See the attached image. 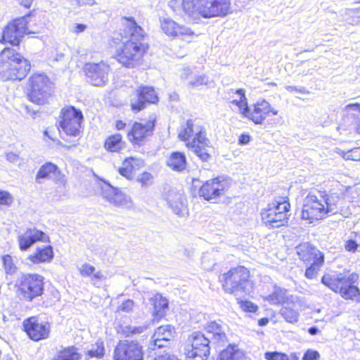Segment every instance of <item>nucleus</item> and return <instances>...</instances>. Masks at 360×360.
I'll use <instances>...</instances> for the list:
<instances>
[{"instance_id": "obj_1", "label": "nucleus", "mask_w": 360, "mask_h": 360, "mask_svg": "<svg viewBox=\"0 0 360 360\" xmlns=\"http://www.w3.org/2000/svg\"><path fill=\"white\" fill-rule=\"evenodd\" d=\"M122 25L124 37L129 39L118 50L117 60L127 68H134L148 51V44L145 41L143 30L137 25L134 18H122Z\"/></svg>"}, {"instance_id": "obj_2", "label": "nucleus", "mask_w": 360, "mask_h": 360, "mask_svg": "<svg viewBox=\"0 0 360 360\" xmlns=\"http://www.w3.org/2000/svg\"><path fill=\"white\" fill-rule=\"evenodd\" d=\"M205 329V334L195 332L190 336L191 345L186 349V360H207L212 346H223L227 342L223 326L216 321L207 323Z\"/></svg>"}, {"instance_id": "obj_3", "label": "nucleus", "mask_w": 360, "mask_h": 360, "mask_svg": "<svg viewBox=\"0 0 360 360\" xmlns=\"http://www.w3.org/2000/svg\"><path fill=\"white\" fill-rule=\"evenodd\" d=\"M340 201V198L336 193L309 192L303 200L302 218L311 223L335 214L338 212Z\"/></svg>"}, {"instance_id": "obj_4", "label": "nucleus", "mask_w": 360, "mask_h": 360, "mask_svg": "<svg viewBox=\"0 0 360 360\" xmlns=\"http://www.w3.org/2000/svg\"><path fill=\"white\" fill-rule=\"evenodd\" d=\"M178 136L184 141L193 136L191 141L186 143L188 148L203 162H207L211 158L210 141L206 137L205 128L196 120H188L185 124H182Z\"/></svg>"}, {"instance_id": "obj_5", "label": "nucleus", "mask_w": 360, "mask_h": 360, "mask_svg": "<svg viewBox=\"0 0 360 360\" xmlns=\"http://www.w3.org/2000/svg\"><path fill=\"white\" fill-rule=\"evenodd\" d=\"M231 0H182L181 7L191 20L224 17L231 12Z\"/></svg>"}, {"instance_id": "obj_6", "label": "nucleus", "mask_w": 360, "mask_h": 360, "mask_svg": "<svg viewBox=\"0 0 360 360\" xmlns=\"http://www.w3.org/2000/svg\"><path fill=\"white\" fill-rule=\"evenodd\" d=\"M30 70V64L14 49L5 48L0 53V76L5 80H21Z\"/></svg>"}, {"instance_id": "obj_7", "label": "nucleus", "mask_w": 360, "mask_h": 360, "mask_svg": "<svg viewBox=\"0 0 360 360\" xmlns=\"http://www.w3.org/2000/svg\"><path fill=\"white\" fill-rule=\"evenodd\" d=\"M359 278L355 273L349 274H325L321 278V283L335 292H339L345 300L359 301L360 298L359 289L354 284Z\"/></svg>"}, {"instance_id": "obj_8", "label": "nucleus", "mask_w": 360, "mask_h": 360, "mask_svg": "<svg viewBox=\"0 0 360 360\" xmlns=\"http://www.w3.org/2000/svg\"><path fill=\"white\" fill-rule=\"evenodd\" d=\"M249 277L250 271L247 268L243 266L232 268L221 276L223 288L235 295L249 293L252 288Z\"/></svg>"}, {"instance_id": "obj_9", "label": "nucleus", "mask_w": 360, "mask_h": 360, "mask_svg": "<svg viewBox=\"0 0 360 360\" xmlns=\"http://www.w3.org/2000/svg\"><path fill=\"white\" fill-rule=\"evenodd\" d=\"M262 222L269 229L279 228L288 223L290 205L286 200H274L261 211Z\"/></svg>"}, {"instance_id": "obj_10", "label": "nucleus", "mask_w": 360, "mask_h": 360, "mask_svg": "<svg viewBox=\"0 0 360 360\" xmlns=\"http://www.w3.org/2000/svg\"><path fill=\"white\" fill-rule=\"evenodd\" d=\"M15 286L20 299L30 302L43 294L44 277L37 274H22Z\"/></svg>"}, {"instance_id": "obj_11", "label": "nucleus", "mask_w": 360, "mask_h": 360, "mask_svg": "<svg viewBox=\"0 0 360 360\" xmlns=\"http://www.w3.org/2000/svg\"><path fill=\"white\" fill-rule=\"evenodd\" d=\"M84 117L81 110L73 106H67L60 111L59 131L66 135L77 136L79 134Z\"/></svg>"}, {"instance_id": "obj_12", "label": "nucleus", "mask_w": 360, "mask_h": 360, "mask_svg": "<svg viewBox=\"0 0 360 360\" xmlns=\"http://www.w3.org/2000/svg\"><path fill=\"white\" fill-rule=\"evenodd\" d=\"M230 186V179L219 176L203 184L199 190V195L206 200H216L224 195Z\"/></svg>"}, {"instance_id": "obj_13", "label": "nucleus", "mask_w": 360, "mask_h": 360, "mask_svg": "<svg viewBox=\"0 0 360 360\" xmlns=\"http://www.w3.org/2000/svg\"><path fill=\"white\" fill-rule=\"evenodd\" d=\"M27 20L25 17L15 19L9 22L3 31L1 43H8L13 46L20 44V39L29 33L27 31Z\"/></svg>"}, {"instance_id": "obj_14", "label": "nucleus", "mask_w": 360, "mask_h": 360, "mask_svg": "<svg viewBox=\"0 0 360 360\" xmlns=\"http://www.w3.org/2000/svg\"><path fill=\"white\" fill-rule=\"evenodd\" d=\"M142 347L137 341L120 340L115 348L114 360H143Z\"/></svg>"}, {"instance_id": "obj_15", "label": "nucleus", "mask_w": 360, "mask_h": 360, "mask_svg": "<svg viewBox=\"0 0 360 360\" xmlns=\"http://www.w3.org/2000/svg\"><path fill=\"white\" fill-rule=\"evenodd\" d=\"M101 195L115 207L131 209L133 206L132 200L129 195L106 182L101 186Z\"/></svg>"}, {"instance_id": "obj_16", "label": "nucleus", "mask_w": 360, "mask_h": 360, "mask_svg": "<svg viewBox=\"0 0 360 360\" xmlns=\"http://www.w3.org/2000/svg\"><path fill=\"white\" fill-rule=\"evenodd\" d=\"M87 81L94 86H102L108 81L110 66L105 62L88 63L84 68Z\"/></svg>"}, {"instance_id": "obj_17", "label": "nucleus", "mask_w": 360, "mask_h": 360, "mask_svg": "<svg viewBox=\"0 0 360 360\" xmlns=\"http://www.w3.org/2000/svg\"><path fill=\"white\" fill-rule=\"evenodd\" d=\"M23 328L29 338L34 341L44 340L49 336V323L40 321L39 319L35 316L25 319L23 321Z\"/></svg>"}, {"instance_id": "obj_18", "label": "nucleus", "mask_w": 360, "mask_h": 360, "mask_svg": "<svg viewBox=\"0 0 360 360\" xmlns=\"http://www.w3.org/2000/svg\"><path fill=\"white\" fill-rule=\"evenodd\" d=\"M159 21L162 32L171 39H184L194 35L190 27L178 23L171 18H160Z\"/></svg>"}, {"instance_id": "obj_19", "label": "nucleus", "mask_w": 360, "mask_h": 360, "mask_svg": "<svg viewBox=\"0 0 360 360\" xmlns=\"http://www.w3.org/2000/svg\"><path fill=\"white\" fill-rule=\"evenodd\" d=\"M342 121L338 129L355 130L360 134V104L350 103L342 110Z\"/></svg>"}, {"instance_id": "obj_20", "label": "nucleus", "mask_w": 360, "mask_h": 360, "mask_svg": "<svg viewBox=\"0 0 360 360\" xmlns=\"http://www.w3.org/2000/svg\"><path fill=\"white\" fill-rule=\"evenodd\" d=\"M30 98L32 102L40 103L46 96L49 86V79L44 74H34L30 78Z\"/></svg>"}, {"instance_id": "obj_21", "label": "nucleus", "mask_w": 360, "mask_h": 360, "mask_svg": "<svg viewBox=\"0 0 360 360\" xmlns=\"http://www.w3.org/2000/svg\"><path fill=\"white\" fill-rule=\"evenodd\" d=\"M41 179H51L56 184H59L63 188V195L67 193L66 179L61 173L58 166L52 162H46L41 165L36 175V181L41 184Z\"/></svg>"}, {"instance_id": "obj_22", "label": "nucleus", "mask_w": 360, "mask_h": 360, "mask_svg": "<svg viewBox=\"0 0 360 360\" xmlns=\"http://www.w3.org/2000/svg\"><path fill=\"white\" fill-rule=\"evenodd\" d=\"M158 97L151 86H140L134 97L131 98V108L134 111H140L145 108L146 103H155Z\"/></svg>"}, {"instance_id": "obj_23", "label": "nucleus", "mask_w": 360, "mask_h": 360, "mask_svg": "<svg viewBox=\"0 0 360 360\" xmlns=\"http://www.w3.org/2000/svg\"><path fill=\"white\" fill-rule=\"evenodd\" d=\"M271 113L277 115L278 111L266 100H259L253 105L248 118L256 124H262Z\"/></svg>"}, {"instance_id": "obj_24", "label": "nucleus", "mask_w": 360, "mask_h": 360, "mask_svg": "<svg viewBox=\"0 0 360 360\" xmlns=\"http://www.w3.org/2000/svg\"><path fill=\"white\" fill-rule=\"evenodd\" d=\"M167 202L175 214L181 217L188 216L186 199L181 191L169 190L167 195Z\"/></svg>"}, {"instance_id": "obj_25", "label": "nucleus", "mask_w": 360, "mask_h": 360, "mask_svg": "<svg viewBox=\"0 0 360 360\" xmlns=\"http://www.w3.org/2000/svg\"><path fill=\"white\" fill-rule=\"evenodd\" d=\"M48 237L41 231L37 229H28L18 238L20 249L22 251L29 249L37 241H46Z\"/></svg>"}, {"instance_id": "obj_26", "label": "nucleus", "mask_w": 360, "mask_h": 360, "mask_svg": "<svg viewBox=\"0 0 360 360\" xmlns=\"http://www.w3.org/2000/svg\"><path fill=\"white\" fill-rule=\"evenodd\" d=\"M154 127V122L152 121L145 123L135 122L128 133V138L131 142L139 143L145 137L152 134Z\"/></svg>"}, {"instance_id": "obj_27", "label": "nucleus", "mask_w": 360, "mask_h": 360, "mask_svg": "<svg viewBox=\"0 0 360 360\" xmlns=\"http://www.w3.org/2000/svg\"><path fill=\"white\" fill-rule=\"evenodd\" d=\"M297 254L300 259L307 262H314L320 256H324L317 248L308 243L300 244L296 247Z\"/></svg>"}, {"instance_id": "obj_28", "label": "nucleus", "mask_w": 360, "mask_h": 360, "mask_svg": "<svg viewBox=\"0 0 360 360\" xmlns=\"http://www.w3.org/2000/svg\"><path fill=\"white\" fill-rule=\"evenodd\" d=\"M181 77L182 80L187 82V86L195 88L201 85L207 84L208 77L206 75H198L189 68H186L182 70Z\"/></svg>"}, {"instance_id": "obj_29", "label": "nucleus", "mask_w": 360, "mask_h": 360, "mask_svg": "<svg viewBox=\"0 0 360 360\" xmlns=\"http://www.w3.org/2000/svg\"><path fill=\"white\" fill-rule=\"evenodd\" d=\"M150 302L154 307L153 320L159 321L166 315V311L168 309V300L158 293L150 299Z\"/></svg>"}, {"instance_id": "obj_30", "label": "nucleus", "mask_w": 360, "mask_h": 360, "mask_svg": "<svg viewBox=\"0 0 360 360\" xmlns=\"http://www.w3.org/2000/svg\"><path fill=\"white\" fill-rule=\"evenodd\" d=\"M53 257L52 247L50 245L38 247L35 252L30 255L27 259L33 264L50 262Z\"/></svg>"}, {"instance_id": "obj_31", "label": "nucleus", "mask_w": 360, "mask_h": 360, "mask_svg": "<svg viewBox=\"0 0 360 360\" xmlns=\"http://www.w3.org/2000/svg\"><path fill=\"white\" fill-rule=\"evenodd\" d=\"M292 303H287L280 311L281 315L288 323H294L297 322L299 318V311L297 309L298 298L292 297Z\"/></svg>"}, {"instance_id": "obj_32", "label": "nucleus", "mask_w": 360, "mask_h": 360, "mask_svg": "<svg viewBox=\"0 0 360 360\" xmlns=\"http://www.w3.org/2000/svg\"><path fill=\"white\" fill-rule=\"evenodd\" d=\"M187 161L184 153L172 152L167 158V165L174 171L182 172L186 167Z\"/></svg>"}, {"instance_id": "obj_33", "label": "nucleus", "mask_w": 360, "mask_h": 360, "mask_svg": "<svg viewBox=\"0 0 360 360\" xmlns=\"http://www.w3.org/2000/svg\"><path fill=\"white\" fill-rule=\"evenodd\" d=\"M245 354L237 346L229 345L221 351L217 360H244Z\"/></svg>"}, {"instance_id": "obj_34", "label": "nucleus", "mask_w": 360, "mask_h": 360, "mask_svg": "<svg viewBox=\"0 0 360 360\" xmlns=\"http://www.w3.org/2000/svg\"><path fill=\"white\" fill-rule=\"evenodd\" d=\"M174 333V328L171 325L161 326L158 327L154 333L152 338H155L156 341L168 342Z\"/></svg>"}, {"instance_id": "obj_35", "label": "nucleus", "mask_w": 360, "mask_h": 360, "mask_svg": "<svg viewBox=\"0 0 360 360\" xmlns=\"http://www.w3.org/2000/svg\"><path fill=\"white\" fill-rule=\"evenodd\" d=\"M79 357L77 349L70 347L59 351L53 360H79Z\"/></svg>"}, {"instance_id": "obj_36", "label": "nucleus", "mask_w": 360, "mask_h": 360, "mask_svg": "<svg viewBox=\"0 0 360 360\" xmlns=\"http://www.w3.org/2000/svg\"><path fill=\"white\" fill-rule=\"evenodd\" d=\"M105 147L111 152H118L124 147L120 134H115L108 137L105 142Z\"/></svg>"}, {"instance_id": "obj_37", "label": "nucleus", "mask_w": 360, "mask_h": 360, "mask_svg": "<svg viewBox=\"0 0 360 360\" xmlns=\"http://www.w3.org/2000/svg\"><path fill=\"white\" fill-rule=\"evenodd\" d=\"M287 290L281 288H275L272 294L269 295L266 300L273 304L284 303L287 300Z\"/></svg>"}, {"instance_id": "obj_38", "label": "nucleus", "mask_w": 360, "mask_h": 360, "mask_svg": "<svg viewBox=\"0 0 360 360\" xmlns=\"http://www.w3.org/2000/svg\"><path fill=\"white\" fill-rule=\"evenodd\" d=\"M347 22L355 25L360 24V7L356 8H346L343 14Z\"/></svg>"}, {"instance_id": "obj_39", "label": "nucleus", "mask_w": 360, "mask_h": 360, "mask_svg": "<svg viewBox=\"0 0 360 360\" xmlns=\"http://www.w3.org/2000/svg\"><path fill=\"white\" fill-rule=\"evenodd\" d=\"M324 262V256H320L318 260L312 262L305 271V276L307 278H314Z\"/></svg>"}, {"instance_id": "obj_40", "label": "nucleus", "mask_w": 360, "mask_h": 360, "mask_svg": "<svg viewBox=\"0 0 360 360\" xmlns=\"http://www.w3.org/2000/svg\"><path fill=\"white\" fill-rule=\"evenodd\" d=\"M2 262L6 275L13 276L16 274L18 267L14 262L13 258L11 255H4L2 257Z\"/></svg>"}, {"instance_id": "obj_41", "label": "nucleus", "mask_w": 360, "mask_h": 360, "mask_svg": "<svg viewBox=\"0 0 360 360\" xmlns=\"http://www.w3.org/2000/svg\"><path fill=\"white\" fill-rule=\"evenodd\" d=\"M236 94H238L240 96V103L238 106L239 110L243 115L244 117L248 118V115L250 114L252 108H249L248 105L245 91L242 89H240L236 91Z\"/></svg>"}, {"instance_id": "obj_42", "label": "nucleus", "mask_w": 360, "mask_h": 360, "mask_svg": "<svg viewBox=\"0 0 360 360\" xmlns=\"http://www.w3.org/2000/svg\"><path fill=\"white\" fill-rule=\"evenodd\" d=\"M105 347L102 340H98L93 348L88 351V355L90 358L96 357L101 359L104 356Z\"/></svg>"}, {"instance_id": "obj_43", "label": "nucleus", "mask_w": 360, "mask_h": 360, "mask_svg": "<svg viewBox=\"0 0 360 360\" xmlns=\"http://www.w3.org/2000/svg\"><path fill=\"white\" fill-rule=\"evenodd\" d=\"M340 154L345 160L359 161L360 160V147L354 148L351 149L347 151L341 150Z\"/></svg>"}, {"instance_id": "obj_44", "label": "nucleus", "mask_w": 360, "mask_h": 360, "mask_svg": "<svg viewBox=\"0 0 360 360\" xmlns=\"http://www.w3.org/2000/svg\"><path fill=\"white\" fill-rule=\"evenodd\" d=\"M147 329V326H126L122 328V333L125 336L141 334Z\"/></svg>"}, {"instance_id": "obj_45", "label": "nucleus", "mask_w": 360, "mask_h": 360, "mask_svg": "<svg viewBox=\"0 0 360 360\" xmlns=\"http://www.w3.org/2000/svg\"><path fill=\"white\" fill-rule=\"evenodd\" d=\"M137 181L141 184L142 187H148L152 185L153 176L150 173L143 172L138 176Z\"/></svg>"}, {"instance_id": "obj_46", "label": "nucleus", "mask_w": 360, "mask_h": 360, "mask_svg": "<svg viewBox=\"0 0 360 360\" xmlns=\"http://www.w3.org/2000/svg\"><path fill=\"white\" fill-rule=\"evenodd\" d=\"M215 260L212 258V254L210 252L205 253L202 257V264L206 270H212L215 265Z\"/></svg>"}, {"instance_id": "obj_47", "label": "nucleus", "mask_w": 360, "mask_h": 360, "mask_svg": "<svg viewBox=\"0 0 360 360\" xmlns=\"http://www.w3.org/2000/svg\"><path fill=\"white\" fill-rule=\"evenodd\" d=\"M13 202V197L6 191H0V206H10Z\"/></svg>"}, {"instance_id": "obj_48", "label": "nucleus", "mask_w": 360, "mask_h": 360, "mask_svg": "<svg viewBox=\"0 0 360 360\" xmlns=\"http://www.w3.org/2000/svg\"><path fill=\"white\" fill-rule=\"evenodd\" d=\"M134 306V302L131 300H127L122 302L118 307V311H123L125 313H129L132 311Z\"/></svg>"}, {"instance_id": "obj_49", "label": "nucleus", "mask_w": 360, "mask_h": 360, "mask_svg": "<svg viewBox=\"0 0 360 360\" xmlns=\"http://www.w3.org/2000/svg\"><path fill=\"white\" fill-rule=\"evenodd\" d=\"M125 164H128L134 170L141 167H143L144 165V162L141 159H137L131 157L125 160Z\"/></svg>"}, {"instance_id": "obj_50", "label": "nucleus", "mask_w": 360, "mask_h": 360, "mask_svg": "<svg viewBox=\"0 0 360 360\" xmlns=\"http://www.w3.org/2000/svg\"><path fill=\"white\" fill-rule=\"evenodd\" d=\"M119 173L127 179H131L133 176V169L128 164H125L124 160L123 167L119 169Z\"/></svg>"}, {"instance_id": "obj_51", "label": "nucleus", "mask_w": 360, "mask_h": 360, "mask_svg": "<svg viewBox=\"0 0 360 360\" xmlns=\"http://www.w3.org/2000/svg\"><path fill=\"white\" fill-rule=\"evenodd\" d=\"M265 358L267 360H288L287 355L276 352L265 353Z\"/></svg>"}, {"instance_id": "obj_52", "label": "nucleus", "mask_w": 360, "mask_h": 360, "mask_svg": "<svg viewBox=\"0 0 360 360\" xmlns=\"http://www.w3.org/2000/svg\"><path fill=\"white\" fill-rule=\"evenodd\" d=\"M79 271L82 276H91L95 271V267L89 264H84L82 265Z\"/></svg>"}, {"instance_id": "obj_53", "label": "nucleus", "mask_w": 360, "mask_h": 360, "mask_svg": "<svg viewBox=\"0 0 360 360\" xmlns=\"http://www.w3.org/2000/svg\"><path fill=\"white\" fill-rule=\"evenodd\" d=\"M240 307L243 310L249 312H255L257 309V306L250 301L242 302Z\"/></svg>"}, {"instance_id": "obj_54", "label": "nucleus", "mask_w": 360, "mask_h": 360, "mask_svg": "<svg viewBox=\"0 0 360 360\" xmlns=\"http://www.w3.org/2000/svg\"><path fill=\"white\" fill-rule=\"evenodd\" d=\"M319 356H320L318 352L314 350H307L304 354L302 360H318Z\"/></svg>"}, {"instance_id": "obj_55", "label": "nucleus", "mask_w": 360, "mask_h": 360, "mask_svg": "<svg viewBox=\"0 0 360 360\" xmlns=\"http://www.w3.org/2000/svg\"><path fill=\"white\" fill-rule=\"evenodd\" d=\"M285 89L290 92L296 91L303 94H309V91L304 87H297L295 86H285Z\"/></svg>"}, {"instance_id": "obj_56", "label": "nucleus", "mask_w": 360, "mask_h": 360, "mask_svg": "<svg viewBox=\"0 0 360 360\" xmlns=\"http://www.w3.org/2000/svg\"><path fill=\"white\" fill-rule=\"evenodd\" d=\"M6 160L12 163H16L19 160V156L15 153L10 152L6 155Z\"/></svg>"}, {"instance_id": "obj_57", "label": "nucleus", "mask_w": 360, "mask_h": 360, "mask_svg": "<svg viewBox=\"0 0 360 360\" xmlns=\"http://www.w3.org/2000/svg\"><path fill=\"white\" fill-rule=\"evenodd\" d=\"M250 141V136L248 134H243L239 136L238 143L240 145H246Z\"/></svg>"}, {"instance_id": "obj_58", "label": "nucleus", "mask_w": 360, "mask_h": 360, "mask_svg": "<svg viewBox=\"0 0 360 360\" xmlns=\"http://www.w3.org/2000/svg\"><path fill=\"white\" fill-rule=\"evenodd\" d=\"M357 244L354 240H348L345 245V248L348 251H355L357 248Z\"/></svg>"}, {"instance_id": "obj_59", "label": "nucleus", "mask_w": 360, "mask_h": 360, "mask_svg": "<svg viewBox=\"0 0 360 360\" xmlns=\"http://www.w3.org/2000/svg\"><path fill=\"white\" fill-rule=\"evenodd\" d=\"M155 360H179V359L174 355H171L169 354H165L163 355L157 356L155 359Z\"/></svg>"}, {"instance_id": "obj_60", "label": "nucleus", "mask_w": 360, "mask_h": 360, "mask_svg": "<svg viewBox=\"0 0 360 360\" xmlns=\"http://www.w3.org/2000/svg\"><path fill=\"white\" fill-rule=\"evenodd\" d=\"M86 28V25L84 24L77 23L74 25V32L75 33H80L84 32Z\"/></svg>"}, {"instance_id": "obj_61", "label": "nucleus", "mask_w": 360, "mask_h": 360, "mask_svg": "<svg viewBox=\"0 0 360 360\" xmlns=\"http://www.w3.org/2000/svg\"><path fill=\"white\" fill-rule=\"evenodd\" d=\"M18 2L24 7L29 8L31 7L33 0H17Z\"/></svg>"}, {"instance_id": "obj_62", "label": "nucleus", "mask_w": 360, "mask_h": 360, "mask_svg": "<svg viewBox=\"0 0 360 360\" xmlns=\"http://www.w3.org/2000/svg\"><path fill=\"white\" fill-rule=\"evenodd\" d=\"M151 343H153L154 346L161 348L165 347L168 342H158L155 340V338H152Z\"/></svg>"}, {"instance_id": "obj_63", "label": "nucleus", "mask_w": 360, "mask_h": 360, "mask_svg": "<svg viewBox=\"0 0 360 360\" xmlns=\"http://www.w3.org/2000/svg\"><path fill=\"white\" fill-rule=\"evenodd\" d=\"M91 276H92V279L96 280V281H101L104 278L103 275L99 271H96V272L94 271V273Z\"/></svg>"}, {"instance_id": "obj_64", "label": "nucleus", "mask_w": 360, "mask_h": 360, "mask_svg": "<svg viewBox=\"0 0 360 360\" xmlns=\"http://www.w3.org/2000/svg\"><path fill=\"white\" fill-rule=\"evenodd\" d=\"M319 332L316 326H312L308 329V333L311 335H315Z\"/></svg>"}]
</instances>
